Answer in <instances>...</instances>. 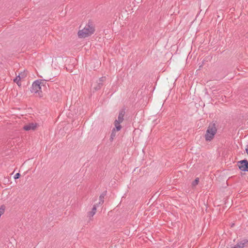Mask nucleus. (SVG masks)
<instances>
[{
  "instance_id": "nucleus-1",
  "label": "nucleus",
  "mask_w": 248,
  "mask_h": 248,
  "mask_svg": "<svg viewBox=\"0 0 248 248\" xmlns=\"http://www.w3.org/2000/svg\"><path fill=\"white\" fill-rule=\"evenodd\" d=\"M94 27L92 21H89L85 27L78 31L79 38H85L93 34L94 32Z\"/></svg>"
},
{
  "instance_id": "nucleus-7",
  "label": "nucleus",
  "mask_w": 248,
  "mask_h": 248,
  "mask_svg": "<svg viewBox=\"0 0 248 248\" xmlns=\"http://www.w3.org/2000/svg\"><path fill=\"white\" fill-rule=\"evenodd\" d=\"M98 207V204H95L92 209V211L88 213V217L91 219L92 217L95 214L96 212V209Z\"/></svg>"
},
{
  "instance_id": "nucleus-19",
  "label": "nucleus",
  "mask_w": 248,
  "mask_h": 248,
  "mask_svg": "<svg viewBox=\"0 0 248 248\" xmlns=\"http://www.w3.org/2000/svg\"><path fill=\"white\" fill-rule=\"evenodd\" d=\"M20 74V77L21 78H24V74Z\"/></svg>"
},
{
  "instance_id": "nucleus-12",
  "label": "nucleus",
  "mask_w": 248,
  "mask_h": 248,
  "mask_svg": "<svg viewBox=\"0 0 248 248\" xmlns=\"http://www.w3.org/2000/svg\"><path fill=\"white\" fill-rule=\"evenodd\" d=\"M247 243V242L238 243L232 248H243Z\"/></svg>"
},
{
  "instance_id": "nucleus-5",
  "label": "nucleus",
  "mask_w": 248,
  "mask_h": 248,
  "mask_svg": "<svg viewBox=\"0 0 248 248\" xmlns=\"http://www.w3.org/2000/svg\"><path fill=\"white\" fill-rule=\"evenodd\" d=\"M37 125L36 123H29L25 125L23 127V129L25 131L34 130L37 127Z\"/></svg>"
},
{
  "instance_id": "nucleus-2",
  "label": "nucleus",
  "mask_w": 248,
  "mask_h": 248,
  "mask_svg": "<svg viewBox=\"0 0 248 248\" xmlns=\"http://www.w3.org/2000/svg\"><path fill=\"white\" fill-rule=\"evenodd\" d=\"M217 132V129L215 124H211L209 125L205 135L206 141H210L214 137Z\"/></svg>"
},
{
  "instance_id": "nucleus-6",
  "label": "nucleus",
  "mask_w": 248,
  "mask_h": 248,
  "mask_svg": "<svg viewBox=\"0 0 248 248\" xmlns=\"http://www.w3.org/2000/svg\"><path fill=\"white\" fill-rule=\"evenodd\" d=\"M106 78V77H102L99 79L96 86L94 87V90H99L104 85V82L105 81Z\"/></svg>"
},
{
  "instance_id": "nucleus-13",
  "label": "nucleus",
  "mask_w": 248,
  "mask_h": 248,
  "mask_svg": "<svg viewBox=\"0 0 248 248\" xmlns=\"http://www.w3.org/2000/svg\"><path fill=\"white\" fill-rule=\"evenodd\" d=\"M21 79V78L20 77V74H19L18 76H17L14 79V81L15 82H16V84L18 85V86H20L21 85V83L20 82V79Z\"/></svg>"
},
{
  "instance_id": "nucleus-15",
  "label": "nucleus",
  "mask_w": 248,
  "mask_h": 248,
  "mask_svg": "<svg viewBox=\"0 0 248 248\" xmlns=\"http://www.w3.org/2000/svg\"><path fill=\"white\" fill-rule=\"evenodd\" d=\"M115 130V128H113L112 132L111 133L110 140L112 141L113 140L114 137L115 136V133H114V131Z\"/></svg>"
},
{
  "instance_id": "nucleus-11",
  "label": "nucleus",
  "mask_w": 248,
  "mask_h": 248,
  "mask_svg": "<svg viewBox=\"0 0 248 248\" xmlns=\"http://www.w3.org/2000/svg\"><path fill=\"white\" fill-rule=\"evenodd\" d=\"M122 122H120L116 120H115V122H114V125H115V130H116L117 131H120L121 128H122V126L120 124Z\"/></svg>"
},
{
  "instance_id": "nucleus-14",
  "label": "nucleus",
  "mask_w": 248,
  "mask_h": 248,
  "mask_svg": "<svg viewBox=\"0 0 248 248\" xmlns=\"http://www.w3.org/2000/svg\"><path fill=\"white\" fill-rule=\"evenodd\" d=\"M199 182V178H196L195 179V180L192 183V186H197Z\"/></svg>"
},
{
  "instance_id": "nucleus-8",
  "label": "nucleus",
  "mask_w": 248,
  "mask_h": 248,
  "mask_svg": "<svg viewBox=\"0 0 248 248\" xmlns=\"http://www.w3.org/2000/svg\"><path fill=\"white\" fill-rule=\"evenodd\" d=\"M124 114L125 109H122L121 110H120L119 113L118 119H116V120L122 123L124 121Z\"/></svg>"
},
{
  "instance_id": "nucleus-9",
  "label": "nucleus",
  "mask_w": 248,
  "mask_h": 248,
  "mask_svg": "<svg viewBox=\"0 0 248 248\" xmlns=\"http://www.w3.org/2000/svg\"><path fill=\"white\" fill-rule=\"evenodd\" d=\"M107 190H105L104 191H103L101 194V195H100L99 196V202L97 203L98 204V206L100 204V205H102L104 202V197H105V196L107 195Z\"/></svg>"
},
{
  "instance_id": "nucleus-10",
  "label": "nucleus",
  "mask_w": 248,
  "mask_h": 248,
  "mask_svg": "<svg viewBox=\"0 0 248 248\" xmlns=\"http://www.w3.org/2000/svg\"><path fill=\"white\" fill-rule=\"evenodd\" d=\"M60 96V93H57L55 91L52 92L51 98L54 101H57L59 100Z\"/></svg>"
},
{
  "instance_id": "nucleus-17",
  "label": "nucleus",
  "mask_w": 248,
  "mask_h": 248,
  "mask_svg": "<svg viewBox=\"0 0 248 248\" xmlns=\"http://www.w3.org/2000/svg\"><path fill=\"white\" fill-rule=\"evenodd\" d=\"M4 210V208L3 207V205L1 206V207L0 208V211H2V212H3Z\"/></svg>"
},
{
  "instance_id": "nucleus-16",
  "label": "nucleus",
  "mask_w": 248,
  "mask_h": 248,
  "mask_svg": "<svg viewBox=\"0 0 248 248\" xmlns=\"http://www.w3.org/2000/svg\"><path fill=\"white\" fill-rule=\"evenodd\" d=\"M20 176V174L19 173H16L15 176H14V179H18Z\"/></svg>"
},
{
  "instance_id": "nucleus-3",
  "label": "nucleus",
  "mask_w": 248,
  "mask_h": 248,
  "mask_svg": "<svg viewBox=\"0 0 248 248\" xmlns=\"http://www.w3.org/2000/svg\"><path fill=\"white\" fill-rule=\"evenodd\" d=\"M47 79L45 80L42 79H38L34 81L30 88V91L31 93H38L40 96H41L40 93H42L41 86L44 85L45 81H47Z\"/></svg>"
},
{
  "instance_id": "nucleus-4",
  "label": "nucleus",
  "mask_w": 248,
  "mask_h": 248,
  "mask_svg": "<svg viewBox=\"0 0 248 248\" xmlns=\"http://www.w3.org/2000/svg\"><path fill=\"white\" fill-rule=\"evenodd\" d=\"M237 165L239 169L243 171H248V161L244 159L238 162Z\"/></svg>"
},
{
  "instance_id": "nucleus-18",
  "label": "nucleus",
  "mask_w": 248,
  "mask_h": 248,
  "mask_svg": "<svg viewBox=\"0 0 248 248\" xmlns=\"http://www.w3.org/2000/svg\"><path fill=\"white\" fill-rule=\"evenodd\" d=\"M245 150H246L247 154L248 155V144L246 146Z\"/></svg>"
},
{
  "instance_id": "nucleus-20",
  "label": "nucleus",
  "mask_w": 248,
  "mask_h": 248,
  "mask_svg": "<svg viewBox=\"0 0 248 248\" xmlns=\"http://www.w3.org/2000/svg\"><path fill=\"white\" fill-rule=\"evenodd\" d=\"M1 216V214H0V217Z\"/></svg>"
}]
</instances>
